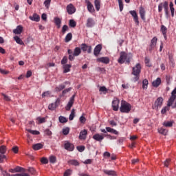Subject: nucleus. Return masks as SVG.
Here are the masks:
<instances>
[{"label":"nucleus","instance_id":"1","mask_svg":"<svg viewBox=\"0 0 176 176\" xmlns=\"http://www.w3.org/2000/svg\"><path fill=\"white\" fill-rule=\"evenodd\" d=\"M131 58H133V54L131 53L127 54L125 52H121L120 53V58L118 59V63L119 64H124V63L130 64Z\"/></svg>","mask_w":176,"mask_h":176},{"label":"nucleus","instance_id":"2","mask_svg":"<svg viewBox=\"0 0 176 176\" xmlns=\"http://www.w3.org/2000/svg\"><path fill=\"white\" fill-rule=\"evenodd\" d=\"M175 95H176V87L171 92V96L168 100L167 106L164 107L162 109L161 113H162V115H164V113H166L167 111L170 110L169 107H173V103L174 102V101H175V97H176Z\"/></svg>","mask_w":176,"mask_h":176},{"label":"nucleus","instance_id":"3","mask_svg":"<svg viewBox=\"0 0 176 176\" xmlns=\"http://www.w3.org/2000/svg\"><path fill=\"white\" fill-rule=\"evenodd\" d=\"M141 69H142L141 63H137L133 67H132L131 75L135 76V77L133 78V82H135L140 80V75L141 74Z\"/></svg>","mask_w":176,"mask_h":176},{"label":"nucleus","instance_id":"4","mask_svg":"<svg viewBox=\"0 0 176 176\" xmlns=\"http://www.w3.org/2000/svg\"><path fill=\"white\" fill-rule=\"evenodd\" d=\"M120 111L122 113H129L131 111V104L124 100H122Z\"/></svg>","mask_w":176,"mask_h":176},{"label":"nucleus","instance_id":"5","mask_svg":"<svg viewBox=\"0 0 176 176\" xmlns=\"http://www.w3.org/2000/svg\"><path fill=\"white\" fill-rule=\"evenodd\" d=\"M164 100L162 97H159L156 99L155 102H154V104L152 106V108L155 109V111H157L159 108H162V106L163 105V101Z\"/></svg>","mask_w":176,"mask_h":176},{"label":"nucleus","instance_id":"6","mask_svg":"<svg viewBox=\"0 0 176 176\" xmlns=\"http://www.w3.org/2000/svg\"><path fill=\"white\" fill-rule=\"evenodd\" d=\"M66 10L68 14H74V13L76 12V8L74 6V4L69 3V5L67 6Z\"/></svg>","mask_w":176,"mask_h":176},{"label":"nucleus","instance_id":"7","mask_svg":"<svg viewBox=\"0 0 176 176\" xmlns=\"http://www.w3.org/2000/svg\"><path fill=\"white\" fill-rule=\"evenodd\" d=\"M129 13L133 18L136 25H140V21L138 20V14H137V12L135 10H131L129 11Z\"/></svg>","mask_w":176,"mask_h":176},{"label":"nucleus","instance_id":"8","mask_svg":"<svg viewBox=\"0 0 176 176\" xmlns=\"http://www.w3.org/2000/svg\"><path fill=\"white\" fill-rule=\"evenodd\" d=\"M74 101H75V95H73L70 98L67 106L65 107L66 111H70L71 110V108H72V105H74Z\"/></svg>","mask_w":176,"mask_h":176},{"label":"nucleus","instance_id":"9","mask_svg":"<svg viewBox=\"0 0 176 176\" xmlns=\"http://www.w3.org/2000/svg\"><path fill=\"white\" fill-rule=\"evenodd\" d=\"M157 43V37L155 36L151 41V43L149 45V51L152 52L155 47H156V44Z\"/></svg>","mask_w":176,"mask_h":176},{"label":"nucleus","instance_id":"10","mask_svg":"<svg viewBox=\"0 0 176 176\" xmlns=\"http://www.w3.org/2000/svg\"><path fill=\"white\" fill-rule=\"evenodd\" d=\"M65 149H66V151H69V152H72V151L75 149V146L72 143L67 141L65 143Z\"/></svg>","mask_w":176,"mask_h":176},{"label":"nucleus","instance_id":"11","mask_svg":"<svg viewBox=\"0 0 176 176\" xmlns=\"http://www.w3.org/2000/svg\"><path fill=\"white\" fill-rule=\"evenodd\" d=\"M85 3H87L88 12H89V13H94L96 10H94V6L91 4V2L89 0H85Z\"/></svg>","mask_w":176,"mask_h":176},{"label":"nucleus","instance_id":"12","mask_svg":"<svg viewBox=\"0 0 176 176\" xmlns=\"http://www.w3.org/2000/svg\"><path fill=\"white\" fill-rule=\"evenodd\" d=\"M119 102H120V101L119 100V99H118V98H114V100L112 102V107L113 111H118Z\"/></svg>","mask_w":176,"mask_h":176},{"label":"nucleus","instance_id":"13","mask_svg":"<svg viewBox=\"0 0 176 176\" xmlns=\"http://www.w3.org/2000/svg\"><path fill=\"white\" fill-rule=\"evenodd\" d=\"M102 49V45H101V44H98L95 47L94 50V56H96V57H98V55L100 54Z\"/></svg>","mask_w":176,"mask_h":176},{"label":"nucleus","instance_id":"14","mask_svg":"<svg viewBox=\"0 0 176 176\" xmlns=\"http://www.w3.org/2000/svg\"><path fill=\"white\" fill-rule=\"evenodd\" d=\"M91 45H87L85 43H82L81 45V50H82V52H87L88 54L91 53Z\"/></svg>","mask_w":176,"mask_h":176},{"label":"nucleus","instance_id":"15","mask_svg":"<svg viewBox=\"0 0 176 176\" xmlns=\"http://www.w3.org/2000/svg\"><path fill=\"white\" fill-rule=\"evenodd\" d=\"M96 24V22L94 21V19L93 18H88L87 20V27L88 28H91V27H94V25Z\"/></svg>","mask_w":176,"mask_h":176},{"label":"nucleus","instance_id":"16","mask_svg":"<svg viewBox=\"0 0 176 176\" xmlns=\"http://www.w3.org/2000/svg\"><path fill=\"white\" fill-rule=\"evenodd\" d=\"M13 34H15L16 35H20L21 32H23V26L21 25H18L16 29L13 30L12 31Z\"/></svg>","mask_w":176,"mask_h":176},{"label":"nucleus","instance_id":"17","mask_svg":"<svg viewBox=\"0 0 176 176\" xmlns=\"http://www.w3.org/2000/svg\"><path fill=\"white\" fill-rule=\"evenodd\" d=\"M87 137V130L83 129L80 132V135H79L80 140H86Z\"/></svg>","mask_w":176,"mask_h":176},{"label":"nucleus","instance_id":"18","mask_svg":"<svg viewBox=\"0 0 176 176\" xmlns=\"http://www.w3.org/2000/svg\"><path fill=\"white\" fill-rule=\"evenodd\" d=\"M162 84V78H157V79L152 82L153 87H159Z\"/></svg>","mask_w":176,"mask_h":176},{"label":"nucleus","instance_id":"19","mask_svg":"<svg viewBox=\"0 0 176 176\" xmlns=\"http://www.w3.org/2000/svg\"><path fill=\"white\" fill-rule=\"evenodd\" d=\"M93 139L95 140V141H98L99 142H101V141L104 140V135H100V133H96L93 135Z\"/></svg>","mask_w":176,"mask_h":176},{"label":"nucleus","instance_id":"20","mask_svg":"<svg viewBox=\"0 0 176 176\" xmlns=\"http://www.w3.org/2000/svg\"><path fill=\"white\" fill-rule=\"evenodd\" d=\"M97 61L99 63H102L103 64H109V58L108 57H101L97 58Z\"/></svg>","mask_w":176,"mask_h":176},{"label":"nucleus","instance_id":"21","mask_svg":"<svg viewBox=\"0 0 176 176\" xmlns=\"http://www.w3.org/2000/svg\"><path fill=\"white\" fill-rule=\"evenodd\" d=\"M72 65L66 64L63 65V74H68L71 71Z\"/></svg>","mask_w":176,"mask_h":176},{"label":"nucleus","instance_id":"22","mask_svg":"<svg viewBox=\"0 0 176 176\" xmlns=\"http://www.w3.org/2000/svg\"><path fill=\"white\" fill-rule=\"evenodd\" d=\"M139 13L142 20L145 21V9L142 6L140 7Z\"/></svg>","mask_w":176,"mask_h":176},{"label":"nucleus","instance_id":"23","mask_svg":"<svg viewBox=\"0 0 176 176\" xmlns=\"http://www.w3.org/2000/svg\"><path fill=\"white\" fill-rule=\"evenodd\" d=\"M164 9L166 14V19H168L169 14H168V2L164 1Z\"/></svg>","mask_w":176,"mask_h":176},{"label":"nucleus","instance_id":"24","mask_svg":"<svg viewBox=\"0 0 176 176\" xmlns=\"http://www.w3.org/2000/svg\"><path fill=\"white\" fill-rule=\"evenodd\" d=\"M164 9L166 14V19H168L169 14H168V2L164 1Z\"/></svg>","mask_w":176,"mask_h":176},{"label":"nucleus","instance_id":"25","mask_svg":"<svg viewBox=\"0 0 176 176\" xmlns=\"http://www.w3.org/2000/svg\"><path fill=\"white\" fill-rule=\"evenodd\" d=\"M161 31L162 32V35L164 36V39H167V28L164 25H162Z\"/></svg>","mask_w":176,"mask_h":176},{"label":"nucleus","instance_id":"26","mask_svg":"<svg viewBox=\"0 0 176 176\" xmlns=\"http://www.w3.org/2000/svg\"><path fill=\"white\" fill-rule=\"evenodd\" d=\"M67 163L69 164V166H78L80 164L79 162L76 160H70L67 162Z\"/></svg>","mask_w":176,"mask_h":176},{"label":"nucleus","instance_id":"27","mask_svg":"<svg viewBox=\"0 0 176 176\" xmlns=\"http://www.w3.org/2000/svg\"><path fill=\"white\" fill-rule=\"evenodd\" d=\"M94 6H95V8H96L97 12H99L100 9L101 8V1L100 0H95Z\"/></svg>","mask_w":176,"mask_h":176},{"label":"nucleus","instance_id":"28","mask_svg":"<svg viewBox=\"0 0 176 176\" xmlns=\"http://www.w3.org/2000/svg\"><path fill=\"white\" fill-rule=\"evenodd\" d=\"M30 19L32 20V21H36V23H38L41 17L37 14H34L32 16H30Z\"/></svg>","mask_w":176,"mask_h":176},{"label":"nucleus","instance_id":"29","mask_svg":"<svg viewBox=\"0 0 176 176\" xmlns=\"http://www.w3.org/2000/svg\"><path fill=\"white\" fill-rule=\"evenodd\" d=\"M32 148L34 151H39V149H42V148H43V144L41 143H37L36 144H34L32 146Z\"/></svg>","mask_w":176,"mask_h":176},{"label":"nucleus","instance_id":"30","mask_svg":"<svg viewBox=\"0 0 176 176\" xmlns=\"http://www.w3.org/2000/svg\"><path fill=\"white\" fill-rule=\"evenodd\" d=\"M164 127H173V124H174V121H165L162 123Z\"/></svg>","mask_w":176,"mask_h":176},{"label":"nucleus","instance_id":"31","mask_svg":"<svg viewBox=\"0 0 176 176\" xmlns=\"http://www.w3.org/2000/svg\"><path fill=\"white\" fill-rule=\"evenodd\" d=\"M106 130L108 133H112L113 134H115L116 135H118L119 134V132L116 131V129H113L111 127H106Z\"/></svg>","mask_w":176,"mask_h":176},{"label":"nucleus","instance_id":"32","mask_svg":"<svg viewBox=\"0 0 176 176\" xmlns=\"http://www.w3.org/2000/svg\"><path fill=\"white\" fill-rule=\"evenodd\" d=\"M158 133L160 134H162V135H167V133H168V130L164 128H160L158 129Z\"/></svg>","mask_w":176,"mask_h":176},{"label":"nucleus","instance_id":"33","mask_svg":"<svg viewBox=\"0 0 176 176\" xmlns=\"http://www.w3.org/2000/svg\"><path fill=\"white\" fill-rule=\"evenodd\" d=\"M14 40L15 41V42H16V43H18V45H24V42H23V40H21V38H20V37H19L18 36H14Z\"/></svg>","mask_w":176,"mask_h":176},{"label":"nucleus","instance_id":"34","mask_svg":"<svg viewBox=\"0 0 176 176\" xmlns=\"http://www.w3.org/2000/svg\"><path fill=\"white\" fill-rule=\"evenodd\" d=\"M54 23L56 25H57L58 28H60L61 27V19L58 17L54 18Z\"/></svg>","mask_w":176,"mask_h":176},{"label":"nucleus","instance_id":"35","mask_svg":"<svg viewBox=\"0 0 176 176\" xmlns=\"http://www.w3.org/2000/svg\"><path fill=\"white\" fill-rule=\"evenodd\" d=\"M80 53H82L80 48L77 47L74 49L73 54H74V56H76H76H79V54H80Z\"/></svg>","mask_w":176,"mask_h":176},{"label":"nucleus","instance_id":"36","mask_svg":"<svg viewBox=\"0 0 176 176\" xmlns=\"http://www.w3.org/2000/svg\"><path fill=\"white\" fill-rule=\"evenodd\" d=\"M58 120L60 123H67L68 122V119L63 116H59Z\"/></svg>","mask_w":176,"mask_h":176},{"label":"nucleus","instance_id":"37","mask_svg":"<svg viewBox=\"0 0 176 176\" xmlns=\"http://www.w3.org/2000/svg\"><path fill=\"white\" fill-rule=\"evenodd\" d=\"M50 162L54 164L57 162V158L54 155H50L49 157Z\"/></svg>","mask_w":176,"mask_h":176},{"label":"nucleus","instance_id":"38","mask_svg":"<svg viewBox=\"0 0 176 176\" xmlns=\"http://www.w3.org/2000/svg\"><path fill=\"white\" fill-rule=\"evenodd\" d=\"M148 85H149V82H148V80L146 79L143 80L142 81V88L144 89H148Z\"/></svg>","mask_w":176,"mask_h":176},{"label":"nucleus","instance_id":"39","mask_svg":"<svg viewBox=\"0 0 176 176\" xmlns=\"http://www.w3.org/2000/svg\"><path fill=\"white\" fill-rule=\"evenodd\" d=\"M0 153L1 155H5V153H6V146L2 145L0 146Z\"/></svg>","mask_w":176,"mask_h":176},{"label":"nucleus","instance_id":"40","mask_svg":"<svg viewBox=\"0 0 176 176\" xmlns=\"http://www.w3.org/2000/svg\"><path fill=\"white\" fill-rule=\"evenodd\" d=\"M74 118H75V109H73L71 111L69 116V120H74Z\"/></svg>","mask_w":176,"mask_h":176},{"label":"nucleus","instance_id":"41","mask_svg":"<svg viewBox=\"0 0 176 176\" xmlns=\"http://www.w3.org/2000/svg\"><path fill=\"white\" fill-rule=\"evenodd\" d=\"M69 25L72 27V28H75V27H76V22L74 21V19H71L69 20Z\"/></svg>","mask_w":176,"mask_h":176},{"label":"nucleus","instance_id":"42","mask_svg":"<svg viewBox=\"0 0 176 176\" xmlns=\"http://www.w3.org/2000/svg\"><path fill=\"white\" fill-rule=\"evenodd\" d=\"M28 133H30V134H33V135H39L41 133L38 131H34L31 129H28Z\"/></svg>","mask_w":176,"mask_h":176},{"label":"nucleus","instance_id":"43","mask_svg":"<svg viewBox=\"0 0 176 176\" xmlns=\"http://www.w3.org/2000/svg\"><path fill=\"white\" fill-rule=\"evenodd\" d=\"M65 87V85L61 84L55 88V91H61V90H64Z\"/></svg>","mask_w":176,"mask_h":176},{"label":"nucleus","instance_id":"44","mask_svg":"<svg viewBox=\"0 0 176 176\" xmlns=\"http://www.w3.org/2000/svg\"><path fill=\"white\" fill-rule=\"evenodd\" d=\"M72 39V33H68L65 36V42H69Z\"/></svg>","mask_w":176,"mask_h":176},{"label":"nucleus","instance_id":"45","mask_svg":"<svg viewBox=\"0 0 176 176\" xmlns=\"http://www.w3.org/2000/svg\"><path fill=\"white\" fill-rule=\"evenodd\" d=\"M104 174H107V175H116V173H115V171L113 170H104Z\"/></svg>","mask_w":176,"mask_h":176},{"label":"nucleus","instance_id":"46","mask_svg":"<svg viewBox=\"0 0 176 176\" xmlns=\"http://www.w3.org/2000/svg\"><path fill=\"white\" fill-rule=\"evenodd\" d=\"M56 108H57V106H56L54 103H51L48 106V109H50V111H54Z\"/></svg>","mask_w":176,"mask_h":176},{"label":"nucleus","instance_id":"47","mask_svg":"<svg viewBox=\"0 0 176 176\" xmlns=\"http://www.w3.org/2000/svg\"><path fill=\"white\" fill-rule=\"evenodd\" d=\"M71 90H72V87H69V88L66 89H64L62 91V96L60 97H63V96H64L65 94H67V93H69V91H71Z\"/></svg>","mask_w":176,"mask_h":176},{"label":"nucleus","instance_id":"48","mask_svg":"<svg viewBox=\"0 0 176 176\" xmlns=\"http://www.w3.org/2000/svg\"><path fill=\"white\" fill-rule=\"evenodd\" d=\"M118 5H119V8H120V11L122 12L123 11V0H118Z\"/></svg>","mask_w":176,"mask_h":176},{"label":"nucleus","instance_id":"49","mask_svg":"<svg viewBox=\"0 0 176 176\" xmlns=\"http://www.w3.org/2000/svg\"><path fill=\"white\" fill-rule=\"evenodd\" d=\"M63 134L64 135H68V134H69V128L66 127L65 129H63Z\"/></svg>","mask_w":176,"mask_h":176},{"label":"nucleus","instance_id":"50","mask_svg":"<svg viewBox=\"0 0 176 176\" xmlns=\"http://www.w3.org/2000/svg\"><path fill=\"white\" fill-rule=\"evenodd\" d=\"M50 2H52L51 0H45L44 1V5L47 9H49V8H50Z\"/></svg>","mask_w":176,"mask_h":176},{"label":"nucleus","instance_id":"51","mask_svg":"<svg viewBox=\"0 0 176 176\" xmlns=\"http://www.w3.org/2000/svg\"><path fill=\"white\" fill-rule=\"evenodd\" d=\"M72 174V170L71 169H67L65 170V172L64 173L63 176H69Z\"/></svg>","mask_w":176,"mask_h":176},{"label":"nucleus","instance_id":"52","mask_svg":"<svg viewBox=\"0 0 176 176\" xmlns=\"http://www.w3.org/2000/svg\"><path fill=\"white\" fill-rule=\"evenodd\" d=\"M50 96V91H47L42 94L41 96L43 98H45V97H49Z\"/></svg>","mask_w":176,"mask_h":176},{"label":"nucleus","instance_id":"53","mask_svg":"<svg viewBox=\"0 0 176 176\" xmlns=\"http://www.w3.org/2000/svg\"><path fill=\"white\" fill-rule=\"evenodd\" d=\"M41 162L43 164H47V163H49V160L46 157H42Z\"/></svg>","mask_w":176,"mask_h":176},{"label":"nucleus","instance_id":"54","mask_svg":"<svg viewBox=\"0 0 176 176\" xmlns=\"http://www.w3.org/2000/svg\"><path fill=\"white\" fill-rule=\"evenodd\" d=\"M163 8H164V3H160L158 6V12L161 13L162 10H163Z\"/></svg>","mask_w":176,"mask_h":176},{"label":"nucleus","instance_id":"55","mask_svg":"<svg viewBox=\"0 0 176 176\" xmlns=\"http://www.w3.org/2000/svg\"><path fill=\"white\" fill-rule=\"evenodd\" d=\"M68 61V59L67 58V56H64L61 60L62 65H65Z\"/></svg>","mask_w":176,"mask_h":176},{"label":"nucleus","instance_id":"56","mask_svg":"<svg viewBox=\"0 0 176 176\" xmlns=\"http://www.w3.org/2000/svg\"><path fill=\"white\" fill-rule=\"evenodd\" d=\"M107 87H100L99 89V91H102V93H104V94H107Z\"/></svg>","mask_w":176,"mask_h":176},{"label":"nucleus","instance_id":"57","mask_svg":"<svg viewBox=\"0 0 176 176\" xmlns=\"http://www.w3.org/2000/svg\"><path fill=\"white\" fill-rule=\"evenodd\" d=\"M0 73H1L2 75H8L9 71L0 68Z\"/></svg>","mask_w":176,"mask_h":176},{"label":"nucleus","instance_id":"58","mask_svg":"<svg viewBox=\"0 0 176 176\" xmlns=\"http://www.w3.org/2000/svg\"><path fill=\"white\" fill-rule=\"evenodd\" d=\"M76 148L78 152H83V151H85V146H78Z\"/></svg>","mask_w":176,"mask_h":176},{"label":"nucleus","instance_id":"59","mask_svg":"<svg viewBox=\"0 0 176 176\" xmlns=\"http://www.w3.org/2000/svg\"><path fill=\"white\" fill-rule=\"evenodd\" d=\"M66 31H68V26L67 25H65L62 28V32H63V34H65Z\"/></svg>","mask_w":176,"mask_h":176},{"label":"nucleus","instance_id":"60","mask_svg":"<svg viewBox=\"0 0 176 176\" xmlns=\"http://www.w3.org/2000/svg\"><path fill=\"white\" fill-rule=\"evenodd\" d=\"M103 157L104 158H107V157H111V153L108 152V151H105L104 153H103Z\"/></svg>","mask_w":176,"mask_h":176},{"label":"nucleus","instance_id":"61","mask_svg":"<svg viewBox=\"0 0 176 176\" xmlns=\"http://www.w3.org/2000/svg\"><path fill=\"white\" fill-rule=\"evenodd\" d=\"M44 133L46 135H52V131H50L49 129H45Z\"/></svg>","mask_w":176,"mask_h":176},{"label":"nucleus","instance_id":"62","mask_svg":"<svg viewBox=\"0 0 176 176\" xmlns=\"http://www.w3.org/2000/svg\"><path fill=\"white\" fill-rule=\"evenodd\" d=\"M12 152H14V153H19V147L17 146H15L12 147Z\"/></svg>","mask_w":176,"mask_h":176},{"label":"nucleus","instance_id":"63","mask_svg":"<svg viewBox=\"0 0 176 176\" xmlns=\"http://www.w3.org/2000/svg\"><path fill=\"white\" fill-rule=\"evenodd\" d=\"M80 123H85L86 122V118H85L83 116L80 117Z\"/></svg>","mask_w":176,"mask_h":176},{"label":"nucleus","instance_id":"64","mask_svg":"<svg viewBox=\"0 0 176 176\" xmlns=\"http://www.w3.org/2000/svg\"><path fill=\"white\" fill-rule=\"evenodd\" d=\"M37 120H38L39 123H45V118L38 117Z\"/></svg>","mask_w":176,"mask_h":176}]
</instances>
